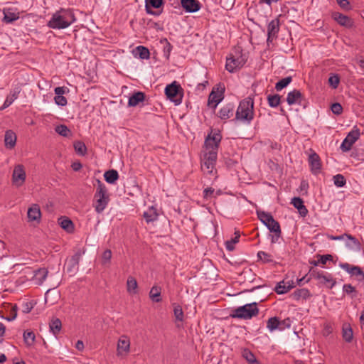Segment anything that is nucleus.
Returning a JSON list of instances; mask_svg holds the SVG:
<instances>
[{
    "label": "nucleus",
    "instance_id": "nucleus-1",
    "mask_svg": "<svg viewBox=\"0 0 364 364\" xmlns=\"http://www.w3.org/2000/svg\"><path fill=\"white\" fill-rule=\"evenodd\" d=\"M76 21V18L71 9H60L52 16L48 22V26L53 29H63L68 28Z\"/></svg>",
    "mask_w": 364,
    "mask_h": 364
},
{
    "label": "nucleus",
    "instance_id": "nucleus-2",
    "mask_svg": "<svg viewBox=\"0 0 364 364\" xmlns=\"http://www.w3.org/2000/svg\"><path fill=\"white\" fill-rule=\"evenodd\" d=\"M254 118V100L248 97L242 100L237 107L235 119L250 123Z\"/></svg>",
    "mask_w": 364,
    "mask_h": 364
},
{
    "label": "nucleus",
    "instance_id": "nucleus-3",
    "mask_svg": "<svg viewBox=\"0 0 364 364\" xmlns=\"http://www.w3.org/2000/svg\"><path fill=\"white\" fill-rule=\"evenodd\" d=\"M257 215L259 219L265 225L269 231L274 233V235H272L271 242L272 243H276L282 235L279 223L275 220L273 216L269 213L261 211L257 212Z\"/></svg>",
    "mask_w": 364,
    "mask_h": 364
},
{
    "label": "nucleus",
    "instance_id": "nucleus-4",
    "mask_svg": "<svg viewBox=\"0 0 364 364\" xmlns=\"http://www.w3.org/2000/svg\"><path fill=\"white\" fill-rule=\"evenodd\" d=\"M97 188L95 195L96 198L95 210L100 213L106 208L109 202V195L107 193V188L100 181L97 180Z\"/></svg>",
    "mask_w": 364,
    "mask_h": 364
},
{
    "label": "nucleus",
    "instance_id": "nucleus-5",
    "mask_svg": "<svg viewBox=\"0 0 364 364\" xmlns=\"http://www.w3.org/2000/svg\"><path fill=\"white\" fill-rule=\"evenodd\" d=\"M257 303L253 302L240 306L233 311L231 316L232 318L245 319L251 318L252 316H257L259 313V309L257 307Z\"/></svg>",
    "mask_w": 364,
    "mask_h": 364
},
{
    "label": "nucleus",
    "instance_id": "nucleus-6",
    "mask_svg": "<svg viewBox=\"0 0 364 364\" xmlns=\"http://www.w3.org/2000/svg\"><path fill=\"white\" fill-rule=\"evenodd\" d=\"M224 92L225 87L223 84L218 85L216 88L213 87L208 96V105L213 109H215L224 98Z\"/></svg>",
    "mask_w": 364,
    "mask_h": 364
},
{
    "label": "nucleus",
    "instance_id": "nucleus-7",
    "mask_svg": "<svg viewBox=\"0 0 364 364\" xmlns=\"http://www.w3.org/2000/svg\"><path fill=\"white\" fill-rule=\"evenodd\" d=\"M180 90H181V87L176 82L167 85L165 89L167 98L175 102L176 105H179L182 101L183 95L179 93Z\"/></svg>",
    "mask_w": 364,
    "mask_h": 364
},
{
    "label": "nucleus",
    "instance_id": "nucleus-8",
    "mask_svg": "<svg viewBox=\"0 0 364 364\" xmlns=\"http://www.w3.org/2000/svg\"><path fill=\"white\" fill-rule=\"evenodd\" d=\"M222 136L220 132H215L213 134H210L208 135L205 140V147L206 152H216L219 147V144L221 141Z\"/></svg>",
    "mask_w": 364,
    "mask_h": 364
},
{
    "label": "nucleus",
    "instance_id": "nucleus-9",
    "mask_svg": "<svg viewBox=\"0 0 364 364\" xmlns=\"http://www.w3.org/2000/svg\"><path fill=\"white\" fill-rule=\"evenodd\" d=\"M247 59L242 55L235 57L231 55L227 58L225 68L230 73H233L237 69H240L245 64Z\"/></svg>",
    "mask_w": 364,
    "mask_h": 364
},
{
    "label": "nucleus",
    "instance_id": "nucleus-10",
    "mask_svg": "<svg viewBox=\"0 0 364 364\" xmlns=\"http://www.w3.org/2000/svg\"><path fill=\"white\" fill-rule=\"evenodd\" d=\"M360 136V129L355 126L350 131L341 145L343 151H348L351 149L353 144L359 139Z\"/></svg>",
    "mask_w": 364,
    "mask_h": 364
},
{
    "label": "nucleus",
    "instance_id": "nucleus-11",
    "mask_svg": "<svg viewBox=\"0 0 364 364\" xmlns=\"http://www.w3.org/2000/svg\"><path fill=\"white\" fill-rule=\"evenodd\" d=\"M216 152H205L203 156V162L201 164V169L204 173H212L217 160Z\"/></svg>",
    "mask_w": 364,
    "mask_h": 364
},
{
    "label": "nucleus",
    "instance_id": "nucleus-12",
    "mask_svg": "<svg viewBox=\"0 0 364 364\" xmlns=\"http://www.w3.org/2000/svg\"><path fill=\"white\" fill-rule=\"evenodd\" d=\"M26 178L24 166L22 164H18L14 166L12 173V182L17 187L21 186Z\"/></svg>",
    "mask_w": 364,
    "mask_h": 364
},
{
    "label": "nucleus",
    "instance_id": "nucleus-13",
    "mask_svg": "<svg viewBox=\"0 0 364 364\" xmlns=\"http://www.w3.org/2000/svg\"><path fill=\"white\" fill-rule=\"evenodd\" d=\"M130 339L127 336H121L117 341V355L122 356L124 354H128L130 350Z\"/></svg>",
    "mask_w": 364,
    "mask_h": 364
},
{
    "label": "nucleus",
    "instance_id": "nucleus-14",
    "mask_svg": "<svg viewBox=\"0 0 364 364\" xmlns=\"http://www.w3.org/2000/svg\"><path fill=\"white\" fill-rule=\"evenodd\" d=\"M308 162L313 174L317 175L321 172L322 167L321 158L315 151H313L312 153L309 154Z\"/></svg>",
    "mask_w": 364,
    "mask_h": 364
},
{
    "label": "nucleus",
    "instance_id": "nucleus-15",
    "mask_svg": "<svg viewBox=\"0 0 364 364\" xmlns=\"http://www.w3.org/2000/svg\"><path fill=\"white\" fill-rule=\"evenodd\" d=\"M333 19L341 26L346 28H351L353 26V20L348 16L343 15L339 12H333L331 15Z\"/></svg>",
    "mask_w": 364,
    "mask_h": 364
},
{
    "label": "nucleus",
    "instance_id": "nucleus-16",
    "mask_svg": "<svg viewBox=\"0 0 364 364\" xmlns=\"http://www.w3.org/2000/svg\"><path fill=\"white\" fill-rule=\"evenodd\" d=\"M183 9L188 13H194L200 10L201 4L198 0H181Z\"/></svg>",
    "mask_w": 364,
    "mask_h": 364
},
{
    "label": "nucleus",
    "instance_id": "nucleus-17",
    "mask_svg": "<svg viewBox=\"0 0 364 364\" xmlns=\"http://www.w3.org/2000/svg\"><path fill=\"white\" fill-rule=\"evenodd\" d=\"M340 267L346 270L347 272L354 276H359V280H364V272L358 266H353L348 263H343L340 264Z\"/></svg>",
    "mask_w": 364,
    "mask_h": 364
},
{
    "label": "nucleus",
    "instance_id": "nucleus-18",
    "mask_svg": "<svg viewBox=\"0 0 364 364\" xmlns=\"http://www.w3.org/2000/svg\"><path fill=\"white\" fill-rule=\"evenodd\" d=\"M279 30V21L278 18L273 19L267 26V41H272L277 37Z\"/></svg>",
    "mask_w": 364,
    "mask_h": 364
},
{
    "label": "nucleus",
    "instance_id": "nucleus-19",
    "mask_svg": "<svg viewBox=\"0 0 364 364\" xmlns=\"http://www.w3.org/2000/svg\"><path fill=\"white\" fill-rule=\"evenodd\" d=\"M145 9L147 14L158 16L160 13L154 11L151 9V8L159 9L161 8L164 4V0H146L145 1Z\"/></svg>",
    "mask_w": 364,
    "mask_h": 364
},
{
    "label": "nucleus",
    "instance_id": "nucleus-20",
    "mask_svg": "<svg viewBox=\"0 0 364 364\" xmlns=\"http://www.w3.org/2000/svg\"><path fill=\"white\" fill-rule=\"evenodd\" d=\"M27 216L28 221H37L40 222L41 218V212L38 205L33 204L31 207H30L28 210Z\"/></svg>",
    "mask_w": 364,
    "mask_h": 364
},
{
    "label": "nucleus",
    "instance_id": "nucleus-21",
    "mask_svg": "<svg viewBox=\"0 0 364 364\" xmlns=\"http://www.w3.org/2000/svg\"><path fill=\"white\" fill-rule=\"evenodd\" d=\"M304 98L301 92L298 90H294L288 93L287 97V102L289 105L295 103H301V100Z\"/></svg>",
    "mask_w": 364,
    "mask_h": 364
},
{
    "label": "nucleus",
    "instance_id": "nucleus-22",
    "mask_svg": "<svg viewBox=\"0 0 364 364\" xmlns=\"http://www.w3.org/2000/svg\"><path fill=\"white\" fill-rule=\"evenodd\" d=\"M55 93L56 96L54 100L56 105L59 106H65L68 103L67 99L63 96L65 89L63 87H57L55 88Z\"/></svg>",
    "mask_w": 364,
    "mask_h": 364
},
{
    "label": "nucleus",
    "instance_id": "nucleus-23",
    "mask_svg": "<svg viewBox=\"0 0 364 364\" xmlns=\"http://www.w3.org/2000/svg\"><path fill=\"white\" fill-rule=\"evenodd\" d=\"M16 135L12 130H7L4 135L5 146L9 149H13L16 143Z\"/></svg>",
    "mask_w": 364,
    "mask_h": 364
},
{
    "label": "nucleus",
    "instance_id": "nucleus-24",
    "mask_svg": "<svg viewBox=\"0 0 364 364\" xmlns=\"http://www.w3.org/2000/svg\"><path fill=\"white\" fill-rule=\"evenodd\" d=\"M233 115V106L227 105L220 108L218 113V116L221 119H228Z\"/></svg>",
    "mask_w": 364,
    "mask_h": 364
},
{
    "label": "nucleus",
    "instance_id": "nucleus-25",
    "mask_svg": "<svg viewBox=\"0 0 364 364\" xmlns=\"http://www.w3.org/2000/svg\"><path fill=\"white\" fill-rule=\"evenodd\" d=\"M145 99V94L142 92L134 93L129 99L128 105L129 107H135L139 102H143Z\"/></svg>",
    "mask_w": 364,
    "mask_h": 364
},
{
    "label": "nucleus",
    "instance_id": "nucleus-26",
    "mask_svg": "<svg viewBox=\"0 0 364 364\" xmlns=\"http://www.w3.org/2000/svg\"><path fill=\"white\" fill-rule=\"evenodd\" d=\"M59 224L60 227L69 233L74 231V224L73 221L67 217L59 218Z\"/></svg>",
    "mask_w": 364,
    "mask_h": 364
},
{
    "label": "nucleus",
    "instance_id": "nucleus-27",
    "mask_svg": "<svg viewBox=\"0 0 364 364\" xmlns=\"http://www.w3.org/2000/svg\"><path fill=\"white\" fill-rule=\"evenodd\" d=\"M48 271L46 268H39L35 271L33 279L36 281L37 284H41L46 279Z\"/></svg>",
    "mask_w": 364,
    "mask_h": 364
},
{
    "label": "nucleus",
    "instance_id": "nucleus-28",
    "mask_svg": "<svg viewBox=\"0 0 364 364\" xmlns=\"http://www.w3.org/2000/svg\"><path fill=\"white\" fill-rule=\"evenodd\" d=\"M161 293V287L158 286H154L149 291V297L154 302H160L162 300Z\"/></svg>",
    "mask_w": 364,
    "mask_h": 364
},
{
    "label": "nucleus",
    "instance_id": "nucleus-29",
    "mask_svg": "<svg viewBox=\"0 0 364 364\" xmlns=\"http://www.w3.org/2000/svg\"><path fill=\"white\" fill-rule=\"evenodd\" d=\"M344 236H347L349 240H351L352 242V245H350L353 248H354L355 250H360V242L354 237H353L352 235H341V236H331V238L333 240H341L344 237Z\"/></svg>",
    "mask_w": 364,
    "mask_h": 364
},
{
    "label": "nucleus",
    "instance_id": "nucleus-30",
    "mask_svg": "<svg viewBox=\"0 0 364 364\" xmlns=\"http://www.w3.org/2000/svg\"><path fill=\"white\" fill-rule=\"evenodd\" d=\"M81 255L82 252L79 250L73 256H72L68 263V272H72L73 269L78 266Z\"/></svg>",
    "mask_w": 364,
    "mask_h": 364
},
{
    "label": "nucleus",
    "instance_id": "nucleus-31",
    "mask_svg": "<svg viewBox=\"0 0 364 364\" xmlns=\"http://www.w3.org/2000/svg\"><path fill=\"white\" fill-rule=\"evenodd\" d=\"M143 216L146 223H149L151 222L156 221L158 219L159 215L156 212V210L151 207L148 211L144 213Z\"/></svg>",
    "mask_w": 364,
    "mask_h": 364
},
{
    "label": "nucleus",
    "instance_id": "nucleus-32",
    "mask_svg": "<svg viewBox=\"0 0 364 364\" xmlns=\"http://www.w3.org/2000/svg\"><path fill=\"white\" fill-rule=\"evenodd\" d=\"M104 177L105 181L109 183H114L119 178V174L118 172L114 169H111L109 171H107L105 174Z\"/></svg>",
    "mask_w": 364,
    "mask_h": 364
},
{
    "label": "nucleus",
    "instance_id": "nucleus-33",
    "mask_svg": "<svg viewBox=\"0 0 364 364\" xmlns=\"http://www.w3.org/2000/svg\"><path fill=\"white\" fill-rule=\"evenodd\" d=\"M49 328L50 331L54 334L57 335L61 330L62 323L59 318H53L49 323Z\"/></svg>",
    "mask_w": 364,
    "mask_h": 364
},
{
    "label": "nucleus",
    "instance_id": "nucleus-34",
    "mask_svg": "<svg viewBox=\"0 0 364 364\" xmlns=\"http://www.w3.org/2000/svg\"><path fill=\"white\" fill-rule=\"evenodd\" d=\"M19 93H20V90H18V89L14 90L12 92H11L10 95H8L6 99L5 100L1 109H5V108L9 107L12 104V102L16 99H17Z\"/></svg>",
    "mask_w": 364,
    "mask_h": 364
},
{
    "label": "nucleus",
    "instance_id": "nucleus-35",
    "mask_svg": "<svg viewBox=\"0 0 364 364\" xmlns=\"http://www.w3.org/2000/svg\"><path fill=\"white\" fill-rule=\"evenodd\" d=\"M138 284L135 278L129 277L127 281V290L129 294H136Z\"/></svg>",
    "mask_w": 364,
    "mask_h": 364
},
{
    "label": "nucleus",
    "instance_id": "nucleus-36",
    "mask_svg": "<svg viewBox=\"0 0 364 364\" xmlns=\"http://www.w3.org/2000/svg\"><path fill=\"white\" fill-rule=\"evenodd\" d=\"M74 149L79 156H85L87 154V147L84 142L76 141L73 144Z\"/></svg>",
    "mask_w": 364,
    "mask_h": 364
},
{
    "label": "nucleus",
    "instance_id": "nucleus-37",
    "mask_svg": "<svg viewBox=\"0 0 364 364\" xmlns=\"http://www.w3.org/2000/svg\"><path fill=\"white\" fill-rule=\"evenodd\" d=\"M136 55H139L141 59H149L150 57V52L149 49L143 46H139L134 50Z\"/></svg>",
    "mask_w": 364,
    "mask_h": 364
},
{
    "label": "nucleus",
    "instance_id": "nucleus-38",
    "mask_svg": "<svg viewBox=\"0 0 364 364\" xmlns=\"http://www.w3.org/2000/svg\"><path fill=\"white\" fill-rule=\"evenodd\" d=\"M291 296L296 300L306 299L310 296V292L307 289H299L294 291Z\"/></svg>",
    "mask_w": 364,
    "mask_h": 364
},
{
    "label": "nucleus",
    "instance_id": "nucleus-39",
    "mask_svg": "<svg viewBox=\"0 0 364 364\" xmlns=\"http://www.w3.org/2000/svg\"><path fill=\"white\" fill-rule=\"evenodd\" d=\"M343 338L348 343L351 342L353 337V330L349 325H344L343 326Z\"/></svg>",
    "mask_w": 364,
    "mask_h": 364
},
{
    "label": "nucleus",
    "instance_id": "nucleus-40",
    "mask_svg": "<svg viewBox=\"0 0 364 364\" xmlns=\"http://www.w3.org/2000/svg\"><path fill=\"white\" fill-rule=\"evenodd\" d=\"M242 357L249 363V364H259L255 355L248 349H244Z\"/></svg>",
    "mask_w": 364,
    "mask_h": 364
},
{
    "label": "nucleus",
    "instance_id": "nucleus-41",
    "mask_svg": "<svg viewBox=\"0 0 364 364\" xmlns=\"http://www.w3.org/2000/svg\"><path fill=\"white\" fill-rule=\"evenodd\" d=\"M23 340L27 346H32L35 343L36 336L33 331H26L23 333Z\"/></svg>",
    "mask_w": 364,
    "mask_h": 364
},
{
    "label": "nucleus",
    "instance_id": "nucleus-42",
    "mask_svg": "<svg viewBox=\"0 0 364 364\" xmlns=\"http://www.w3.org/2000/svg\"><path fill=\"white\" fill-rule=\"evenodd\" d=\"M240 237V231H235V237L232 238L230 240L226 241V242H225L226 249L229 251L234 250L235 244H236L239 242Z\"/></svg>",
    "mask_w": 364,
    "mask_h": 364
},
{
    "label": "nucleus",
    "instance_id": "nucleus-43",
    "mask_svg": "<svg viewBox=\"0 0 364 364\" xmlns=\"http://www.w3.org/2000/svg\"><path fill=\"white\" fill-rule=\"evenodd\" d=\"M55 131L60 135L65 136V137H69L72 136L71 131L68 129V127L66 125L60 124L58 125L55 128Z\"/></svg>",
    "mask_w": 364,
    "mask_h": 364
},
{
    "label": "nucleus",
    "instance_id": "nucleus-44",
    "mask_svg": "<svg viewBox=\"0 0 364 364\" xmlns=\"http://www.w3.org/2000/svg\"><path fill=\"white\" fill-rule=\"evenodd\" d=\"M315 277L317 279H319L321 280V282H322L323 284H330V288L331 289L336 284V281L331 278V277H328L326 275H323L322 273H319L318 272Z\"/></svg>",
    "mask_w": 364,
    "mask_h": 364
},
{
    "label": "nucleus",
    "instance_id": "nucleus-45",
    "mask_svg": "<svg viewBox=\"0 0 364 364\" xmlns=\"http://www.w3.org/2000/svg\"><path fill=\"white\" fill-rule=\"evenodd\" d=\"M289 287L290 286H287L285 280H282L277 283L274 290L278 294H283L289 291Z\"/></svg>",
    "mask_w": 364,
    "mask_h": 364
},
{
    "label": "nucleus",
    "instance_id": "nucleus-46",
    "mask_svg": "<svg viewBox=\"0 0 364 364\" xmlns=\"http://www.w3.org/2000/svg\"><path fill=\"white\" fill-rule=\"evenodd\" d=\"M4 21L6 23H11L18 18V14L10 11V9L4 10Z\"/></svg>",
    "mask_w": 364,
    "mask_h": 364
},
{
    "label": "nucleus",
    "instance_id": "nucleus-47",
    "mask_svg": "<svg viewBox=\"0 0 364 364\" xmlns=\"http://www.w3.org/2000/svg\"><path fill=\"white\" fill-rule=\"evenodd\" d=\"M112 253L109 249L105 250L101 256V263L104 266L109 265L111 262Z\"/></svg>",
    "mask_w": 364,
    "mask_h": 364
},
{
    "label": "nucleus",
    "instance_id": "nucleus-48",
    "mask_svg": "<svg viewBox=\"0 0 364 364\" xmlns=\"http://www.w3.org/2000/svg\"><path fill=\"white\" fill-rule=\"evenodd\" d=\"M280 96L278 94L267 96L268 104L271 107H277L280 104Z\"/></svg>",
    "mask_w": 364,
    "mask_h": 364
},
{
    "label": "nucleus",
    "instance_id": "nucleus-49",
    "mask_svg": "<svg viewBox=\"0 0 364 364\" xmlns=\"http://www.w3.org/2000/svg\"><path fill=\"white\" fill-rule=\"evenodd\" d=\"M279 323L280 322L277 317H271L267 321V327L272 331L278 328Z\"/></svg>",
    "mask_w": 364,
    "mask_h": 364
},
{
    "label": "nucleus",
    "instance_id": "nucleus-50",
    "mask_svg": "<svg viewBox=\"0 0 364 364\" xmlns=\"http://www.w3.org/2000/svg\"><path fill=\"white\" fill-rule=\"evenodd\" d=\"M291 82V77H287L282 78L279 82H277L275 85V89L277 90H281L283 88L286 87L290 82Z\"/></svg>",
    "mask_w": 364,
    "mask_h": 364
},
{
    "label": "nucleus",
    "instance_id": "nucleus-51",
    "mask_svg": "<svg viewBox=\"0 0 364 364\" xmlns=\"http://www.w3.org/2000/svg\"><path fill=\"white\" fill-rule=\"evenodd\" d=\"M334 184L337 187H343L346 185V180L345 177L341 174H337L333 176Z\"/></svg>",
    "mask_w": 364,
    "mask_h": 364
},
{
    "label": "nucleus",
    "instance_id": "nucleus-52",
    "mask_svg": "<svg viewBox=\"0 0 364 364\" xmlns=\"http://www.w3.org/2000/svg\"><path fill=\"white\" fill-rule=\"evenodd\" d=\"M343 290L347 294H352L351 298L356 296L357 291H356L355 288L350 284H344L343 287Z\"/></svg>",
    "mask_w": 364,
    "mask_h": 364
},
{
    "label": "nucleus",
    "instance_id": "nucleus-53",
    "mask_svg": "<svg viewBox=\"0 0 364 364\" xmlns=\"http://www.w3.org/2000/svg\"><path fill=\"white\" fill-rule=\"evenodd\" d=\"M173 312L174 316L178 321H182L183 320V311L179 305L174 306Z\"/></svg>",
    "mask_w": 364,
    "mask_h": 364
},
{
    "label": "nucleus",
    "instance_id": "nucleus-54",
    "mask_svg": "<svg viewBox=\"0 0 364 364\" xmlns=\"http://www.w3.org/2000/svg\"><path fill=\"white\" fill-rule=\"evenodd\" d=\"M328 82L333 88H337L340 82V78L338 75H333L328 78Z\"/></svg>",
    "mask_w": 364,
    "mask_h": 364
},
{
    "label": "nucleus",
    "instance_id": "nucleus-55",
    "mask_svg": "<svg viewBox=\"0 0 364 364\" xmlns=\"http://www.w3.org/2000/svg\"><path fill=\"white\" fill-rule=\"evenodd\" d=\"M258 257L262 260L264 262H272V256L263 251H260L257 253Z\"/></svg>",
    "mask_w": 364,
    "mask_h": 364
},
{
    "label": "nucleus",
    "instance_id": "nucleus-56",
    "mask_svg": "<svg viewBox=\"0 0 364 364\" xmlns=\"http://www.w3.org/2000/svg\"><path fill=\"white\" fill-rule=\"evenodd\" d=\"M331 109L333 114H337V115L341 114L343 112V107H342L341 105L338 102H335V103L332 104V105L331 107Z\"/></svg>",
    "mask_w": 364,
    "mask_h": 364
},
{
    "label": "nucleus",
    "instance_id": "nucleus-57",
    "mask_svg": "<svg viewBox=\"0 0 364 364\" xmlns=\"http://www.w3.org/2000/svg\"><path fill=\"white\" fill-rule=\"evenodd\" d=\"M336 2L341 9L346 11H349L351 9L350 2L348 0H336Z\"/></svg>",
    "mask_w": 364,
    "mask_h": 364
},
{
    "label": "nucleus",
    "instance_id": "nucleus-58",
    "mask_svg": "<svg viewBox=\"0 0 364 364\" xmlns=\"http://www.w3.org/2000/svg\"><path fill=\"white\" fill-rule=\"evenodd\" d=\"M17 311L18 307L16 305H14L11 307V309L9 312V316L6 318L8 321H13L14 320L17 316Z\"/></svg>",
    "mask_w": 364,
    "mask_h": 364
},
{
    "label": "nucleus",
    "instance_id": "nucleus-59",
    "mask_svg": "<svg viewBox=\"0 0 364 364\" xmlns=\"http://www.w3.org/2000/svg\"><path fill=\"white\" fill-rule=\"evenodd\" d=\"M291 203L296 209H299L301 206L304 205V201L299 197H294L292 199Z\"/></svg>",
    "mask_w": 364,
    "mask_h": 364
},
{
    "label": "nucleus",
    "instance_id": "nucleus-60",
    "mask_svg": "<svg viewBox=\"0 0 364 364\" xmlns=\"http://www.w3.org/2000/svg\"><path fill=\"white\" fill-rule=\"evenodd\" d=\"M214 191H215L214 188H213L211 187L205 188L203 191V198L205 199H208L209 197H210L213 194Z\"/></svg>",
    "mask_w": 364,
    "mask_h": 364
},
{
    "label": "nucleus",
    "instance_id": "nucleus-61",
    "mask_svg": "<svg viewBox=\"0 0 364 364\" xmlns=\"http://www.w3.org/2000/svg\"><path fill=\"white\" fill-rule=\"evenodd\" d=\"M333 259V256L331 255H322V256H320V263H321L322 264H326V262L328 260H332Z\"/></svg>",
    "mask_w": 364,
    "mask_h": 364
},
{
    "label": "nucleus",
    "instance_id": "nucleus-62",
    "mask_svg": "<svg viewBox=\"0 0 364 364\" xmlns=\"http://www.w3.org/2000/svg\"><path fill=\"white\" fill-rule=\"evenodd\" d=\"M299 210V214L302 216V217H305L307 213H308V210L307 208H306V206L304 205L302 206H301L299 209H297Z\"/></svg>",
    "mask_w": 364,
    "mask_h": 364
},
{
    "label": "nucleus",
    "instance_id": "nucleus-63",
    "mask_svg": "<svg viewBox=\"0 0 364 364\" xmlns=\"http://www.w3.org/2000/svg\"><path fill=\"white\" fill-rule=\"evenodd\" d=\"M33 309V306H31V304H28V303H26V304H23V310H22V311H23L24 314H28V313H29V312L31 311V309Z\"/></svg>",
    "mask_w": 364,
    "mask_h": 364
},
{
    "label": "nucleus",
    "instance_id": "nucleus-64",
    "mask_svg": "<svg viewBox=\"0 0 364 364\" xmlns=\"http://www.w3.org/2000/svg\"><path fill=\"white\" fill-rule=\"evenodd\" d=\"M71 167L75 171H77L81 169L82 164L80 162H75L72 164Z\"/></svg>",
    "mask_w": 364,
    "mask_h": 364
}]
</instances>
